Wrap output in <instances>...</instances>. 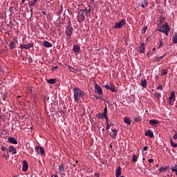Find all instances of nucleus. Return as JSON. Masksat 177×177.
Wrapping results in <instances>:
<instances>
[{
	"mask_svg": "<svg viewBox=\"0 0 177 177\" xmlns=\"http://www.w3.org/2000/svg\"><path fill=\"white\" fill-rule=\"evenodd\" d=\"M73 92L74 93L75 102H79L81 97H84V96H85V93H84L80 88H74L73 89Z\"/></svg>",
	"mask_w": 177,
	"mask_h": 177,
	"instance_id": "nucleus-1",
	"label": "nucleus"
},
{
	"mask_svg": "<svg viewBox=\"0 0 177 177\" xmlns=\"http://www.w3.org/2000/svg\"><path fill=\"white\" fill-rule=\"evenodd\" d=\"M74 32V29L73 26H71V21L69 19L66 24V28L65 30V34L66 37H71L73 35V32Z\"/></svg>",
	"mask_w": 177,
	"mask_h": 177,
	"instance_id": "nucleus-2",
	"label": "nucleus"
},
{
	"mask_svg": "<svg viewBox=\"0 0 177 177\" xmlns=\"http://www.w3.org/2000/svg\"><path fill=\"white\" fill-rule=\"evenodd\" d=\"M170 28L168 24L165 23L162 26L157 28V31H159L160 32H163V34H165V35L168 36V33L169 32Z\"/></svg>",
	"mask_w": 177,
	"mask_h": 177,
	"instance_id": "nucleus-3",
	"label": "nucleus"
},
{
	"mask_svg": "<svg viewBox=\"0 0 177 177\" xmlns=\"http://www.w3.org/2000/svg\"><path fill=\"white\" fill-rule=\"evenodd\" d=\"M84 10L81 9L77 13V21L78 23L81 24L82 23V21H84V20H85V15H84Z\"/></svg>",
	"mask_w": 177,
	"mask_h": 177,
	"instance_id": "nucleus-4",
	"label": "nucleus"
},
{
	"mask_svg": "<svg viewBox=\"0 0 177 177\" xmlns=\"http://www.w3.org/2000/svg\"><path fill=\"white\" fill-rule=\"evenodd\" d=\"M104 88H105V89H109V91H111V92H117L115 86H114V84H113V82H111L109 85V84L104 85Z\"/></svg>",
	"mask_w": 177,
	"mask_h": 177,
	"instance_id": "nucleus-5",
	"label": "nucleus"
},
{
	"mask_svg": "<svg viewBox=\"0 0 177 177\" xmlns=\"http://www.w3.org/2000/svg\"><path fill=\"white\" fill-rule=\"evenodd\" d=\"M124 24H127V20L122 19L119 22L115 24L114 28H122Z\"/></svg>",
	"mask_w": 177,
	"mask_h": 177,
	"instance_id": "nucleus-6",
	"label": "nucleus"
},
{
	"mask_svg": "<svg viewBox=\"0 0 177 177\" xmlns=\"http://www.w3.org/2000/svg\"><path fill=\"white\" fill-rule=\"evenodd\" d=\"M64 164L62 163L59 166V172L62 177L66 176V169H65Z\"/></svg>",
	"mask_w": 177,
	"mask_h": 177,
	"instance_id": "nucleus-7",
	"label": "nucleus"
},
{
	"mask_svg": "<svg viewBox=\"0 0 177 177\" xmlns=\"http://www.w3.org/2000/svg\"><path fill=\"white\" fill-rule=\"evenodd\" d=\"M94 88L95 89V93L103 95V89H102V87L99 84H95Z\"/></svg>",
	"mask_w": 177,
	"mask_h": 177,
	"instance_id": "nucleus-8",
	"label": "nucleus"
},
{
	"mask_svg": "<svg viewBox=\"0 0 177 177\" xmlns=\"http://www.w3.org/2000/svg\"><path fill=\"white\" fill-rule=\"evenodd\" d=\"M32 46H34V44L31 43H29L28 44H20V48L21 49H30V48H32Z\"/></svg>",
	"mask_w": 177,
	"mask_h": 177,
	"instance_id": "nucleus-9",
	"label": "nucleus"
},
{
	"mask_svg": "<svg viewBox=\"0 0 177 177\" xmlns=\"http://www.w3.org/2000/svg\"><path fill=\"white\" fill-rule=\"evenodd\" d=\"M35 150L37 154H41V156L45 153V149H44L42 147L37 146L35 147Z\"/></svg>",
	"mask_w": 177,
	"mask_h": 177,
	"instance_id": "nucleus-10",
	"label": "nucleus"
},
{
	"mask_svg": "<svg viewBox=\"0 0 177 177\" xmlns=\"http://www.w3.org/2000/svg\"><path fill=\"white\" fill-rule=\"evenodd\" d=\"M17 39H12V41L9 44L10 49H15V48H16V44H17Z\"/></svg>",
	"mask_w": 177,
	"mask_h": 177,
	"instance_id": "nucleus-11",
	"label": "nucleus"
},
{
	"mask_svg": "<svg viewBox=\"0 0 177 177\" xmlns=\"http://www.w3.org/2000/svg\"><path fill=\"white\" fill-rule=\"evenodd\" d=\"M22 164V171L23 172H26V171L28 169V163L27 162V160H23Z\"/></svg>",
	"mask_w": 177,
	"mask_h": 177,
	"instance_id": "nucleus-12",
	"label": "nucleus"
},
{
	"mask_svg": "<svg viewBox=\"0 0 177 177\" xmlns=\"http://www.w3.org/2000/svg\"><path fill=\"white\" fill-rule=\"evenodd\" d=\"M111 131L112 133H110L109 136H111V138H112V139H115L118 131H117V129H112Z\"/></svg>",
	"mask_w": 177,
	"mask_h": 177,
	"instance_id": "nucleus-13",
	"label": "nucleus"
},
{
	"mask_svg": "<svg viewBox=\"0 0 177 177\" xmlns=\"http://www.w3.org/2000/svg\"><path fill=\"white\" fill-rule=\"evenodd\" d=\"M9 153H11L12 154H16L17 153V151L16 150V148L13 146H10L8 148Z\"/></svg>",
	"mask_w": 177,
	"mask_h": 177,
	"instance_id": "nucleus-14",
	"label": "nucleus"
},
{
	"mask_svg": "<svg viewBox=\"0 0 177 177\" xmlns=\"http://www.w3.org/2000/svg\"><path fill=\"white\" fill-rule=\"evenodd\" d=\"M8 142L12 145H17V140L15 137H9Z\"/></svg>",
	"mask_w": 177,
	"mask_h": 177,
	"instance_id": "nucleus-15",
	"label": "nucleus"
},
{
	"mask_svg": "<svg viewBox=\"0 0 177 177\" xmlns=\"http://www.w3.org/2000/svg\"><path fill=\"white\" fill-rule=\"evenodd\" d=\"M73 50L75 52V53H80L81 48L78 45H75L73 47Z\"/></svg>",
	"mask_w": 177,
	"mask_h": 177,
	"instance_id": "nucleus-16",
	"label": "nucleus"
},
{
	"mask_svg": "<svg viewBox=\"0 0 177 177\" xmlns=\"http://www.w3.org/2000/svg\"><path fill=\"white\" fill-rule=\"evenodd\" d=\"M42 45L44 48H52V44L48 41H44Z\"/></svg>",
	"mask_w": 177,
	"mask_h": 177,
	"instance_id": "nucleus-17",
	"label": "nucleus"
},
{
	"mask_svg": "<svg viewBox=\"0 0 177 177\" xmlns=\"http://www.w3.org/2000/svg\"><path fill=\"white\" fill-rule=\"evenodd\" d=\"M145 50H146L145 44L143 43H141L140 46L139 47V52H140V53H145Z\"/></svg>",
	"mask_w": 177,
	"mask_h": 177,
	"instance_id": "nucleus-18",
	"label": "nucleus"
},
{
	"mask_svg": "<svg viewBox=\"0 0 177 177\" xmlns=\"http://www.w3.org/2000/svg\"><path fill=\"white\" fill-rule=\"evenodd\" d=\"M145 136H149V138H154V133H153V131L151 130H148L145 133Z\"/></svg>",
	"mask_w": 177,
	"mask_h": 177,
	"instance_id": "nucleus-19",
	"label": "nucleus"
},
{
	"mask_svg": "<svg viewBox=\"0 0 177 177\" xmlns=\"http://www.w3.org/2000/svg\"><path fill=\"white\" fill-rule=\"evenodd\" d=\"M160 122V121L157 120H154V119H152V120H149V124L150 125H151L152 127L154 126V125H158V123Z\"/></svg>",
	"mask_w": 177,
	"mask_h": 177,
	"instance_id": "nucleus-20",
	"label": "nucleus"
},
{
	"mask_svg": "<svg viewBox=\"0 0 177 177\" xmlns=\"http://www.w3.org/2000/svg\"><path fill=\"white\" fill-rule=\"evenodd\" d=\"M115 176L120 177L121 176V167H118L115 170Z\"/></svg>",
	"mask_w": 177,
	"mask_h": 177,
	"instance_id": "nucleus-21",
	"label": "nucleus"
},
{
	"mask_svg": "<svg viewBox=\"0 0 177 177\" xmlns=\"http://www.w3.org/2000/svg\"><path fill=\"white\" fill-rule=\"evenodd\" d=\"M97 118H99L100 120H102V118H104L106 115L103 113H99L95 115Z\"/></svg>",
	"mask_w": 177,
	"mask_h": 177,
	"instance_id": "nucleus-22",
	"label": "nucleus"
},
{
	"mask_svg": "<svg viewBox=\"0 0 177 177\" xmlns=\"http://www.w3.org/2000/svg\"><path fill=\"white\" fill-rule=\"evenodd\" d=\"M141 86H142V88H147V80H142Z\"/></svg>",
	"mask_w": 177,
	"mask_h": 177,
	"instance_id": "nucleus-23",
	"label": "nucleus"
},
{
	"mask_svg": "<svg viewBox=\"0 0 177 177\" xmlns=\"http://www.w3.org/2000/svg\"><path fill=\"white\" fill-rule=\"evenodd\" d=\"M124 122L127 124V125H131V119L129 117H125L124 119Z\"/></svg>",
	"mask_w": 177,
	"mask_h": 177,
	"instance_id": "nucleus-24",
	"label": "nucleus"
},
{
	"mask_svg": "<svg viewBox=\"0 0 177 177\" xmlns=\"http://www.w3.org/2000/svg\"><path fill=\"white\" fill-rule=\"evenodd\" d=\"M165 20V17L161 16V17L159 18V19H158L159 23L158 24V26H161V24H162V23H164Z\"/></svg>",
	"mask_w": 177,
	"mask_h": 177,
	"instance_id": "nucleus-25",
	"label": "nucleus"
},
{
	"mask_svg": "<svg viewBox=\"0 0 177 177\" xmlns=\"http://www.w3.org/2000/svg\"><path fill=\"white\" fill-rule=\"evenodd\" d=\"M172 42L173 44H177V32H175L172 37Z\"/></svg>",
	"mask_w": 177,
	"mask_h": 177,
	"instance_id": "nucleus-26",
	"label": "nucleus"
},
{
	"mask_svg": "<svg viewBox=\"0 0 177 177\" xmlns=\"http://www.w3.org/2000/svg\"><path fill=\"white\" fill-rule=\"evenodd\" d=\"M161 75H167L168 74V69H162L160 71Z\"/></svg>",
	"mask_w": 177,
	"mask_h": 177,
	"instance_id": "nucleus-27",
	"label": "nucleus"
},
{
	"mask_svg": "<svg viewBox=\"0 0 177 177\" xmlns=\"http://www.w3.org/2000/svg\"><path fill=\"white\" fill-rule=\"evenodd\" d=\"M37 2H38V0H32V1H29L28 6H34Z\"/></svg>",
	"mask_w": 177,
	"mask_h": 177,
	"instance_id": "nucleus-28",
	"label": "nucleus"
},
{
	"mask_svg": "<svg viewBox=\"0 0 177 177\" xmlns=\"http://www.w3.org/2000/svg\"><path fill=\"white\" fill-rule=\"evenodd\" d=\"M147 5H149V1H147V0H145L143 3H141L140 7L145 8V6H147Z\"/></svg>",
	"mask_w": 177,
	"mask_h": 177,
	"instance_id": "nucleus-29",
	"label": "nucleus"
},
{
	"mask_svg": "<svg viewBox=\"0 0 177 177\" xmlns=\"http://www.w3.org/2000/svg\"><path fill=\"white\" fill-rule=\"evenodd\" d=\"M83 11H84V13H91V12H92V10L91 9V6H88V8H86V9H84V10H83Z\"/></svg>",
	"mask_w": 177,
	"mask_h": 177,
	"instance_id": "nucleus-30",
	"label": "nucleus"
},
{
	"mask_svg": "<svg viewBox=\"0 0 177 177\" xmlns=\"http://www.w3.org/2000/svg\"><path fill=\"white\" fill-rule=\"evenodd\" d=\"M47 83L51 84H56V79H50L47 80Z\"/></svg>",
	"mask_w": 177,
	"mask_h": 177,
	"instance_id": "nucleus-31",
	"label": "nucleus"
},
{
	"mask_svg": "<svg viewBox=\"0 0 177 177\" xmlns=\"http://www.w3.org/2000/svg\"><path fill=\"white\" fill-rule=\"evenodd\" d=\"M169 100H175V91L171 93V95L169 97Z\"/></svg>",
	"mask_w": 177,
	"mask_h": 177,
	"instance_id": "nucleus-32",
	"label": "nucleus"
},
{
	"mask_svg": "<svg viewBox=\"0 0 177 177\" xmlns=\"http://www.w3.org/2000/svg\"><path fill=\"white\" fill-rule=\"evenodd\" d=\"M168 169V167H160L158 171L159 172H165V171H167Z\"/></svg>",
	"mask_w": 177,
	"mask_h": 177,
	"instance_id": "nucleus-33",
	"label": "nucleus"
},
{
	"mask_svg": "<svg viewBox=\"0 0 177 177\" xmlns=\"http://www.w3.org/2000/svg\"><path fill=\"white\" fill-rule=\"evenodd\" d=\"M136 161H138V156H136V155H133L132 162H136Z\"/></svg>",
	"mask_w": 177,
	"mask_h": 177,
	"instance_id": "nucleus-34",
	"label": "nucleus"
},
{
	"mask_svg": "<svg viewBox=\"0 0 177 177\" xmlns=\"http://www.w3.org/2000/svg\"><path fill=\"white\" fill-rule=\"evenodd\" d=\"M171 147H177V144L174 142L172 138H171Z\"/></svg>",
	"mask_w": 177,
	"mask_h": 177,
	"instance_id": "nucleus-35",
	"label": "nucleus"
},
{
	"mask_svg": "<svg viewBox=\"0 0 177 177\" xmlns=\"http://www.w3.org/2000/svg\"><path fill=\"white\" fill-rule=\"evenodd\" d=\"M2 151H6L7 154H9V150L5 147H1Z\"/></svg>",
	"mask_w": 177,
	"mask_h": 177,
	"instance_id": "nucleus-36",
	"label": "nucleus"
},
{
	"mask_svg": "<svg viewBox=\"0 0 177 177\" xmlns=\"http://www.w3.org/2000/svg\"><path fill=\"white\" fill-rule=\"evenodd\" d=\"M2 157H3V158H5V160H9V155H6V153H3Z\"/></svg>",
	"mask_w": 177,
	"mask_h": 177,
	"instance_id": "nucleus-37",
	"label": "nucleus"
},
{
	"mask_svg": "<svg viewBox=\"0 0 177 177\" xmlns=\"http://www.w3.org/2000/svg\"><path fill=\"white\" fill-rule=\"evenodd\" d=\"M134 121L135 122H140L141 120H140V117H136L134 118Z\"/></svg>",
	"mask_w": 177,
	"mask_h": 177,
	"instance_id": "nucleus-38",
	"label": "nucleus"
},
{
	"mask_svg": "<svg viewBox=\"0 0 177 177\" xmlns=\"http://www.w3.org/2000/svg\"><path fill=\"white\" fill-rule=\"evenodd\" d=\"M147 30V26H145L143 28H142L141 32L142 34H145Z\"/></svg>",
	"mask_w": 177,
	"mask_h": 177,
	"instance_id": "nucleus-39",
	"label": "nucleus"
},
{
	"mask_svg": "<svg viewBox=\"0 0 177 177\" xmlns=\"http://www.w3.org/2000/svg\"><path fill=\"white\" fill-rule=\"evenodd\" d=\"M174 102H175V100H169V104L170 106H174Z\"/></svg>",
	"mask_w": 177,
	"mask_h": 177,
	"instance_id": "nucleus-40",
	"label": "nucleus"
},
{
	"mask_svg": "<svg viewBox=\"0 0 177 177\" xmlns=\"http://www.w3.org/2000/svg\"><path fill=\"white\" fill-rule=\"evenodd\" d=\"M164 46V42H162V40H160V44L158 46V48H162Z\"/></svg>",
	"mask_w": 177,
	"mask_h": 177,
	"instance_id": "nucleus-41",
	"label": "nucleus"
},
{
	"mask_svg": "<svg viewBox=\"0 0 177 177\" xmlns=\"http://www.w3.org/2000/svg\"><path fill=\"white\" fill-rule=\"evenodd\" d=\"M104 115H107V106H105L104 109Z\"/></svg>",
	"mask_w": 177,
	"mask_h": 177,
	"instance_id": "nucleus-42",
	"label": "nucleus"
},
{
	"mask_svg": "<svg viewBox=\"0 0 177 177\" xmlns=\"http://www.w3.org/2000/svg\"><path fill=\"white\" fill-rule=\"evenodd\" d=\"M106 130H109L110 129V128H111V125H110V123H106Z\"/></svg>",
	"mask_w": 177,
	"mask_h": 177,
	"instance_id": "nucleus-43",
	"label": "nucleus"
},
{
	"mask_svg": "<svg viewBox=\"0 0 177 177\" xmlns=\"http://www.w3.org/2000/svg\"><path fill=\"white\" fill-rule=\"evenodd\" d=\"M156 89L159 90V91H162V85H159Z\"/></svg>",
	"mask_w": 177,
	"mask_h": 177,
	"instance_id": "nucleus-44",
	"label": "nucleus"
},
{
	"mask_svg": "<svg viewBox=\"0 0 177 177\" xmlns=\"http://www.w3.org/2000/svg\"><path fill=\"white\" fill-rule=\"evenodd\" d=\"M68 68H69V71H70L71 73H73V71H74V68H73V67L68 66Z\"/></svg>",
	"mask_w": 177,
	"mask_h": 177,
	"instance_id": "nucleus-45",
	"label": "nucleus"
},
{
	"mask_svg": "<svg viewBox=\"0 0 177 177\" xmlns=\"http://www.w3.org/2000/svg\"><path fill=\"white\" fill-rule=\"evenodd\" d=\"M155 60H156V62H161V59H160V57H156L155 58Z\"/></svg>",
	"mask_w": 177,
	"mask_h": 177,
	"instance_id": "nucleus-46",
	"label": "nucleus"
},
{
	"mask_svg": "<svg viewBox=\"0 0 177 177\" xmlns=\"http://www.w3.org/2000/svg\"><path fill=\"white\" fill-rule=\"evenodd\" d=\"M57 68H59V66H53L51 70L52 71H55V70H57Z\"/></svg>",
	"mask_w": 177,
	"mask_h": 177,
	"instance_id": "nucleus-47",
	"label": "nucleus"
},
{
	"mask_svg": "<svg viewBox=\"0 0 177 177\" xmlns=\"http://www.w3.org/2000/svg\"><path fill=\"white\" fill-rule=\"evenodd\" d=\"M156 97H158V99H160V97H161V94L156 93Z\"/></svg>",
	"mask_w": 177,
	"mask_h": 177,
	"instance_id": "nucleus-48",
	"label": "nucleus"
},
{
	"mask_svg": "<svg viewBox=\"0 0 177 177\" xmlns=\"http://www.w3.org/2000/svg\"><path fill=\"white\" fill-rule=\"evenodd\" d=\"M9 12H10L11 13L13 12V7L10 6L8 9Z\"/></svg>",
	"mask_w": 177,
	"mask_h": 177,
	"instance_id": "nucleus-49",
	"label": "nucleus"
},
{
	"mask_svg": "<svg viewBox=\"0 0 177 177\" xmlns=\"http://www.w3.org/2000/svg\"><path fill=\"white\" fill-rule=\"evenodd\" d=\"M106 120V124L109 123V118H107V115L104 117Z\"/></svg>",
	"mask_w": 177,
	"mask_h": 177,
	"instance_id": "nucleus-50",
	"label": "nucleus"
},
{
	"mask_svg": "<svg viewBox=\"0 0 177 177\" xmlns=\"http://www.w3.org/2000/svg\"><path fill=\"white\" fill-rule=\"evenodd\" d=\"M149 162H150V163H151V162H154V159H153V158H150V159H149Z\"/></svg>",
	"mask_w": 177,
	"mask_h": 177,
	"instance_id": "nucleus-51",
	"label": "nucleus"
},
{
	"mask_svg": "<svg viewBox=\"0 0 177 177\" xmlns=\"http://www.w3.org/2000/svg\"><path fill=\"white\" fill-rule=\"evenodd\" d=\"M173 139H174L175 140H177V133L173 136Z\"/></svg>",
	"mask_w": 177,
	"mask_h": 177,
	"instance_id": "nucleus-52",
	"label": "nucleus"
},
{
	"mask_svg": "<svg viewBox=\"0 0 177 177\" xmlns=\"http://www.w3.org/2000/svg\"><path fill=\"white\" fill-rule=\"evenodd\" d=\"M42 13H43V17H46V12L42 11Z\"/></svg>",
	"mask_w": 177,
	"mask_h": 177,
	"instance_id": "nucleus-53",
	"label": "nucleus"
},
{
	"mask_svg": "<svg viewBox=\"0 0 177 177\" xmlns=\"http://www.w3.org/2000/svg\"><path fill=\"white\" fill-rule=\"evenodd\" d=\"M166 55L167 54H165L163 56L159 57V58L160 59V60H162V59H164V57H165Z\"/></svg>",
	"mask_w": 177,
	"mask_h": 177,
	"instance_id": "nucleus-54",
	"label": "nucleus"
},
{
	"mask_svg": "<svg viewBox=\"0 0 177 177\" xmlns=\"http://www.w3.org/2000/svg\"><path fill=\"white\" fill-rule=\"evenodd\" d=\"M3 100H5L6 99V95H3L2 96Z\"/></svg>",
	"mask_w": 177,
	"mask_h": 177,
	"instance_id": "nucleus-55",
	"label": "nucleus"
},
{
	"mask_svg": "<svg viewBox=\"0 0 177 177\" xmlns=\"http://www.w3.org/2000/svg\"><path fill=\"white\" fill-rule=\"evenodd\" d=\"M147 150V147H145L142 149V151H146Z\"/></svg>",
	"mask_w": 177,
	"mask_h": 177,
	"instance_id": "nucleus-56",
	"label": "nucleus"
},
{
	"mask_svg": "<svg viewBox=\"0 0 177 177\" xmlns=\"http://www.w3.org/2000/svg\"><path fill=\"white\" fill-rule=\"evenodd\" d=\"M51 177H59V176H57V174H53L51 176Z\"/></svg>",
	"mask_w": 177,
	"mask_h": 177,
	"instance_id": "nucleus-57",
	"label": "nucleus"
},
{
	"mask_svg": "<svg viewBox=\"0 0 177 177\" xmlns=\"http://www.w3.org/2000/svg\"><path fill=\"white\" fill-rule=\"evenodd\" d=\"M111 127H114V125H115L114 123H111L110 124Z\"/></svg>",
	"mask_w": 177,
	"mask_h": 177,
	"instance_id": "nucleus-58",
	"label": "nucleus"
},
{
	"mask_svg": "<svg viewBox=\"0 0 177 177\" xmlns=\"http://www.w3.org/2000/svg\"><path fill=\"white\" fill-rule=\"evenodd\" d=\"M24 2H26V0H22V1H21V5L22 3H24Z\"/></svg>",
	"mask_w": 177,
	"mask_h": 177,
	"instance_id": "nucleus-59",
	"label": "nucleus"
},
{
	"mask_svg": "<svg viewBox=\"0 0 177 177\" xmlns=\"http://www.w3.org/2000/svg\"><path fill=\"white\" fill-rule=\"evenodd\" d=\"M63 113V116L66 115V113H64V111L62 112Z\"/></svg>",
	"mask_w": 177,
	"mask_h": 177,
	"instance_id": "nucleus-60",
	"label": "nucleus"
},
{
	"mask_svg": "<svg viewBox=\"0 0 177 177\" xmlns=\"http://www.w3.org/2000/svg\"><path fill=\"white\" fill-rule=\"evenodd\" d=\"M152 50H153V52H154V50H156V48H153L152 49Z\"/></svg>",
	"mask_w": 177,
	"mask_h": 177,
	"instance_id": "nucleus-61",
	"label": "nucleus"
},
{
	"mask_svg": "<svg viewBox=\"0 0 177 177\" xmlns=\"http://www.w3.org/2000/svg\"><path fill=\"white\" fill-rule=\"evenodd\" d=\"M158 166H159L158 164H157V165H156V167H158Z\"/></svg>",
	"mask_w": 177,
	"mask_h": 177,
	"instance_id": "nucleus-62",
	"label": "nucleus"
},
{
	"mask_svg": "<svg viewBox=\"0 0 177 177\" xmlns=\"http://www.w3.org/2000/svg\"><path fill=\"white\" fill-rule=\"evenodd\" d=\"M110 147L112 148V147H113V145H110Z\"/></svg>",
	"mask_w": 177,
	"mask_h": 177,
	"instance_id": "nucleus-63",
	"label": "nucleus"
},
{
	"mask_svg": "<svg viewBox=\"0 0 177 177\" xmlns=\"http://www.w3.org/2000/svg\"><path fill=\"white\" fill-rule=\"evenodd\" d=\"M30 12H32V8L30 10Z\"/></svg>",
	"mask_w": 177,
	"mask_h": 177,
	"instance_id": "nucleus-64",
	"label": "nucleus"
}]
</instances>
